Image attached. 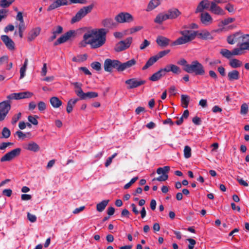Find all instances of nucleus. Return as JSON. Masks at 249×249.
<instances>
[{"mask_svg":"<svg viewBox=\"0 0 249 249\" xmlns=\"http://www.w3.org/2000/svg\"><path fill=\"white\" fill-rule=\"evenodd\" d=\"M106 40V32L104 29H93L85 33L83 40L79 43V46L85 47L89 44L92 48L96 49L102 46Z\"/></svg>","mask_w":249,"mask_h":249,"instance_id":"nucleus-1","label":"nucleus"},{"mask_svg":"<svg viewBox=\"0 0 249 249\" xmlns=\"http://www.w3.org/2000/svg\"><path fill=\"white\" fill-rule=\"evenodd\" d=\"M186 72L194 73L196 75H204L205 71L203 65L197 60L193 61L188 66Z\"/></svg>","mask_w":249,"mask_h":249,"instance_id":"nucleus-2","label":"nucleus"},{"mask_svg":"<svg viewBox=\"0 0 249 249\" xmlns=\"http://www.w3.org/2000/svg\"><path fill=\"white\" fill-rule=\"evenodd\" d=\"M121 62L118 60L106 59L104 61V68L106 71L111 72L114 69L118 71H121L120 70Z\"/></svg>","mask_w":249,"mask_h":249,"instance_id":"nucleus-3","label":"nucleus"},{"mask_svg":"<svg viewBox=\"0 0 249 249\" xmlns=\"http://www.w3.org/2000/svg\"><path fill=\"white\" fill-rule=\"evenodd\" d=\"M93 5L92 4L89 5L88 6H85L80 9L76 15L72 17L71 19V23L73 24L75 22L79 21L83 18H84L87 14L90 13L92 10Z\"/></svg>","mask_w":249,"mask_h":249,"instance_id":"nucleus-4","label":"nucleus"},{"mask_svg":"<svg viewBox=\"0 0 249 249\" xmlns=\"http://www.w3.org/2000/svg\"><path fill=\"white\" fill-rule=\"evenodd\" d=\"M246 38L249 40V34H243L241 32L239 31L229 36L227 40L229 44L232 45L239 42L240 39L243 41Z\"/></svg>","mask_w":249,"mask_h":249,"instance_id":"nucleus-5","label":"nucleus"},{"mask_svg":"<svg viewBox=\"0 0 249 249\" xmlns=\"http://www.w3.org/2000/svg\"><path fill=\"white\" fill-rule=\"evenodd\" d=\"M84 28H80L76 31L70 30L60 36L54 43V45L56 46L67 41L71 37H74L76 35L81 31L84 30Z\"/></svg>","mask_w":249,"mask_h":249,"instance_id":"nucleus-6","label":"nucleus"},{"mask_svg":"<svg viewBox=\"0 0 249 249\" xmlns=\"http://www.w3.org/2000/svg\"><path fill=\"white\" fill-rule=\"evenodd\" d=\"M11 101L7 99L0 103V121H3L11 109Z\"/></svg>","mask_w":249,"mask_h":249,"instance_id":"nucleus-7","label":"nucleus"},{"mask_svg":"<svg viewBox=\"0 0 249 249\" xmlns=\"http://www.w3.org/2000/svg\"><path fill=\"white\" fill-rule=\"evenodd\" d=\"M115 20L120 23H129L134 20L132 15L127 12H121L115 17Z\"/></svg>","mask_w":249,"mask_h":249,"instance_id":"nucleus-8","label":"nucleus"},{"mask_svg":"<svg viewBox=\"0 0 249 249\" xmlns=\"http://www.w3.org/2000/svg\"><path fill=\"white\" fill-rule=\"evenodd\" d=\"M33 95V93L30 91H24L18 93H11L7 96L6 98L12 100H20L22 99L30 98Z\"/></svg>","mask_w":249,"mask_h":249,"instance_id":"nucleus-9","label":"nucleus"},{"mask_svg":"<svg viewBox=\"0 0 249 249\" xmlns=\"http://www.w3.org/2000/svg\"><path fill=\"white\" fill-rule=\"evenodd\" d=\"M132 42V37H127L124 40H122L117 43L115 47L114 50L116 52H122L128 48Z\"/></svg>","mask_w":249,"mask_h":249,"instance_id":"nucleus-10","label":"nucleus"},{"mask_svg":"<svg viewBox=\"0 0 249 249\" xmlns=\"http://www.w3.org/2000/svg\"><path fill=\"white\" fill-rule=\"evenodd\" d=\"M21 152L20 148H17L7 152L0 160L1 162L9 161L19 155Z\"/></svg>","mask_w":249,"mask_h":249,"instance_id":"nucleus-11","label":"nucleus"},{"mask_svg":"<svg viewBox=\"0 0 249 249\" xmlns=\"http://www.w3.org/2000/svg\"><path fill=\"white\" fill-rule=\"evenodd\" d=\"M145 83L146 81L145 80L137 78H131L125 81V83L128 85L127 89H128L136 88L144 84Z\"/></svg>","mask_w":249,"mask_h":249,"instance_id":"nucleus-12","label":"nucleus"},{"mask_svg":"<svg viewBox=\"0 0 249 249\" xmlns=\"http://www.w3.org/2000/svg\"><path fill=\"white\" fill-rule=\"evenodd\" d=\"M77 96H78L80 99L85 100L87 98H93L98 96V94L97 92L90 91L87 93H84L82 89L77 90L75 91Z\"/></svg>","mask_w":249,"mask_h":249,"instance_id":"nucleus-13","label":"nucleus"},{"mask_svg":"<svg viewBox=\"0 0 249 249\" xmlns=\"http://www.w3.org/2000/svg\"><path fill=\"white\" fill-rule=\"evenodd\" d=\"M164 74L166 72H172L175 74H179L181 72V69L178 66L175 64H168L164 68H162Z\"/></svg>","mask_w":249,"mask_h":249,"instance_id":"nucleus-14","label":"nucleus"},{"mask_svg":"<svg viewBox=\"0 0 249 249\" xmlns=\"http://www.w3.org/2000/svg\"><path fill=\"white\" fill-rule=\"evenodd\" d=\"M0 38L7 48L10 51H14L15 49L14 42L7 35H2Z\"/></svg>","mask_w":249,"mask_h":249,"instance_id":"nucleus-15","label":"nucleus"},{"mask_svg":"<svg viewBox=\"0 0 249 249\" xmlns=\"http://www.w3.org/2000/svg\"><path fill=\"white\" fill-rule=\"evenodd\" d=\"M69 4L68 0H55L47 8L48 11H50L61 6Z\"/></svg>","mask_w":249,"mask_h":249,"instance_id":"nucleus-16","label":"nucleus"},{"mask_svg":"<svg viewBox=\"0 0 249 249\" xmlns=\"http://www.w3.org/2000/svg\"><path fill=\"white\" fill-rule=\"evenodd\" d=\"M238 46L239 47L235 48L234 53L235 54L241 55L243 53V51H249V40H248V41L246 42L238 43Z\"/></svg>","mask_w":249,"mask_h":249,"instance_id":"nucleus-17","label":"nucleus"},{"mask_svg":"<svg viewBox=\"0 0 249 249\" xmlns=\"http://www.w3.org/2000/svg\"><path fill=\"white\" fill-rule=\"evenodd\" d=\"M217 3L214 2L213 0L211 3V6L210 8V11H211L213 13L218 15H223L225 14L224 11L220 8L219 6L217 5Z\"/></svg>","mask_w":249,"mask_h":249,"instance_id":"nucleus-18","label":"nucleus"},{"mask_svg":"<svg viewBox=\"0 0 249 249\" xmlns=\"http://www.w3.org/2000/svg\"><path fill=\"white\" fill-rule=\"evenodd\" d=\"M41 29L39 27L31 30L28 33L27 37V41L31 42L34 40L40 34Z\"/></svg>","mask_w":249,"mask_h":249,"instance_id":"nucleus-19","label":"nucleus"},{"mask_svg":"<svg viewBox=\"0 0 249 249\" xmlns=\"http://www.w3.org/2000/svg\"><path fill=\"white\" fill-rule=\"evenodd\" d=\"M200 20L203 24L208 25L212 23L213 18L208 13L205 12L201 13Z\"/></svg>","mask_w":249,"mask_h":249,"instance_id":"nucleus-20","label":"nucleus"},{"mask_svg":"<svg viewBox=\"0 0 249 249\" xmlns=\"http://www.w3.org/2000/svg\"><path fill=\"white\" fill-rule=\"evenodd\" d=\"M170 42V40L163 36H158L156 39L157 43L160 47H165L167 46Z\"/></svg>","mask_w":249,"mask_h":249,"instance_id":"nucleus-21","label":"nucleus"},{"mask_svg":"<svg viewBox=\"0 0 249 249\" xmlns=\"http://www.w3.org/2000/svg\"><path fill=\"white\" fill-rule=\"evenodd\" d=\"M210 6V2L208 0H203L198 5L196 13L202 12L204 9H207Z\"/></svg>","mask_w":249,"mask_h":249,"instance_id":"nucleus-22","label":"nucleus"},{"mask_svg":"<svg viewBox=\"0 0 249 249\" xmlns=\"http://www.w3.org/2000/svg\"><path fill=\"white\" fill-rule=\"evenodd\" d=\"M235 48L233 49L231 52L227 49H221L220 53L225 58L230 59L232 55H238V54H235L234 51Z\"/></svg>","mask_w":249,"mask_h":249,"instance_id":"nucleus-23","label":"nucleus"},{"mask_svg":"<svg viewBox=\"0 0 249 249\" xmlns=\"http://www.w3.org/2000/svg\"><path fill=\"white\" fill-rule=\"evenodd\" d=\"M227 77L229 81L237 80L239 79L240 73L238 71L233 70L228 72Z\"/></svg>","mask_w":249,"mask_h":249,"instance_id":"nucleus-24","label":"nucleus"},{"mask_svg":"<svg viewBox=\"0 0 249 249\" xmlns=\"http://www.w3.org/2000/svg\"><path fill=\"white\" fill-rule=\"evenodd\" d=\"M164 76H165V74L163 72V71H162V69H160L158 71L152 74L149 78V79L151 81L155 82L159 80Z\"/></svg>","mask_w":249,"mask_h":249,"instance_id":"nucleus-25","label":"nucleus"},{"mask_svg":"<svg viewBox=\"0 0 249 249\" xmlns=\"http://www.w3.org/2000/svg\"><path fill=\"white\" fill-rule=\"evenodd\" d=\"M181 14V13L176 8L169 10L166 14L168 19H175Z\"/></svg>","mask_w":249,"mask_h":249,"instance_id":"nucleus-26","label":"nucleus"},{"mask_svg":"<svg viewBox=\"0 0 249 249\" xmlns=\"http://www.w3.org/2000/svg\"><path fill=\"white\" fill-rule=\"evenodd\" d=\"M136 64V61L135 59H131V60L123 63L121 62V67H120V70H121V71H123L125 69L131 67Z\"/></svg>","mask_w":249,"mask_h":249,"instance_id":"nucleus-27","label":"nucleus"},{"mask_svg":"<svg viewBox=\"0 0 249 249\" xmlns=\"http://www.w3.org/2000/svg\"><path fill=\"white\" fill-rule=\"evenodd\" d=\"M179 33L182 36L189 37L191 40H193L196 36V32L194 31L184 30L180 31Z\"/></svg>","mask_w":249,"mask_h":249,"instance_id":"nucleus-28","label":"nucleus"},{"mask_svg":"<svg viewBox=\"0 0 249 249\" xmlns=\"http://www.w3.org/2000/svg\"><path fill=\"white\" fill-rule=\"evenodd\" d=\"M196 36L202 39H212L213 36L211 33L207 30H202L200 32H196Z\"/></svg>","mask_w":249,"mask_h":249,"instance_id":"nucleus-29","label":"nucleus"},{"mask_svg":"<svg viewBox=\"0 0 249 249\" xmlns=\"http://www.w3.org/2000/svg\"><path fill=\"white\" fill-rule=\"evenodd\" d=\"M24 148L26 150L33 152H37L40 149L39 145L34 142H29L28 144L25 145Z\"/></svg>","mask_w":249,"mask_h":249,"instance_id":"nucleus-30","label":"nucleus"},{"mask_svg":"<svg viewBox=\"0 0 249 249\" xmlns=\"http://www.w3.org/2000/svg\"><path fill=\"white\" fill-rule=\"evenodd\" d=\"M63 32V28L61 26H58L55 28L53 29V36H51L48 40L49 42L53 41L56 38L57 35L62 33Z\"/></svg>","mask_w":249,"mask_h":249,"instance_id":"nucleus-31","label":"nucleus"},{"mask_svg":"<svg viewBox=\"0 0 249 249\" xmlns=\"http://www.w3.org/2000/svg\"><path fill=\"white\" fill-rule=\"evenodd\" d=\"M192 40H191L189 37H186L183 36H181L178 37L177 39H176L175 41H174L172 43V45H179L185 44L187 42H189Z\"/></svg>","mask_w":249,"mask_h":249,"instance_id":"nucleus-32","label":"nucleus"},{"mask_svg":"<svg viewBox=\"0 0 249 249\" xmlns=\"http://www.w3.org/2000/svg\"><path fill=\"white\" fill-rule=\"evenodd\" d=\"M161 0H151L149 2L146 9L147 11H150L159 6Z\"/></svg>","mask_w":249,"mask_h":249,"instance_id":"nucleus-33","label":"nucleus"},{"mask_svg":"<svg viewBox=\"0 0 249 249\" xmlns=\"http://www.w3.org/2000/svg\"><path fill=\"white\" fill-rule=\"evenodd\" d=\"M102 24L105 27L112 28L116 26V23L112 18H106L102 21Z\"/></svg>","mask_w":249,"mask_h":249,"instance_id":"nucleus-34","label":"nucleus"},{"mask_svg":"<svg viewBox=\"0 0 249 249\" xmlns=\"http://www.w3.org/2000/svg\"><path fill=\"white\" fill-rule=\"evenodd\" d=\"M50 103L54 108H58L62 105V101L56 97H53L50 99Z\"/></svg>","mask_w":249,"mask_h":249,"instance_id":"nucleus-35","label":"nucleus"},{"mask_svg":"<svg viewBox=\"0 0 249 249\" xmlns=\"http://www.w3.org/2000/svg\"><path fill=\"white\" fill-rule=\"evenodd\" d=\"M109 200H104L96 205V210L99 212L103 211L107 205L108 204Z\"/></svg>","mask_w":249,"mask_h":249,"instance_id":"nucleus-36","label":"nucleus"},{"mask_svg":"<svg viewBox=\"0 0 249 249\" xmlns=\"http://www.w3.org/2000/svg\"><path fill=\"white\" fill-rule=\"evenodd\" d=\"M158 61L157 59L155 56L151 57L147 61L145 65L142 67V70H145L152 66L155 62Z\"/></svg>","mask_w":249,"mask_h":249,"instance_id":"nucleus-37","label":"nucleus"},{"mask_svg":"<svg viewBox=\"0 0 249 249\" xmlns=\"http://www.w3.org/2000/svg\"><path fill=\"white\" fill-rule=\"evenodd\" d=\"M167 19H168V18L166 14H163L160 13L156 16L154 19V21L157 23L161 24L163 21Z\"/></svg>","mask_w":249,"mask_h":249,"instance_id":"nucleus-38","label":"nucleus"},{"mask_svg":"<svg viewBox=\"0 0 249 249\" xmlns=\"http://www.w3.org/2000/svg\"><path fill=\"white\" fill-rule=\"evenodd\" d=\"M181 102L183 107H188L190 102V97L187 95L182 94L181 96Z\"/></svg>","mask_w":249,"mask_h":249,"instance_id":"nucleus-39","label":"nucleus"},{"mask_svg":"<svg viewBox=\"0 0 249 249\" xmlns=\"http://www.w3.org/2000/svg\"><path fill=\"white\" fill-rule=\"evenodd\" d=\"M78 99H74L70 100L67 103V112L68 113H71L72 111L73 106H74L78 101Z\"/></svg>","mask_w":249,"mask_h":249,"instance_id":"nucleus-40","label":"nucleus"},{"mask_svg":"<svg viewBox=\"0 0 249 249\" xmlns=\"http://www.w3.org/2000/svg\"><path fill=\"white\" fill-rule=\"evenodd\" d=\"M229 64L231 68H237L241 67L242 63L240 60L237 59H232L230 61Z\"/></svg>","mask_w":249,"mask_h":249,"instance_id":"nucleus-41","label":"nucleus"},{"mask_svg":"<svg viewBox=\"0 0 249 249\" xmlns=\"http://www.w3.org/2000/svg\"><path fill=\"white\" fill-rule=\"evenodd\" d=\"M170 170V167L168 166H165L162 167L158 168L157 170V173L158 174H162V175H167V173L169 172Z\"/></svg>","mask_w":249,"mask_h":249,"instance_id":"nucleus-42","label":"nucleus"},{"mask_svg":"<svg viewBox=\"0 0 249 249\" xmlns=\"http://www.w3.org/2000/svg\"><path fill=\"white\" fill-rule=\"evenodd\" d=\"M177 64L179 65L183 66V70L185 72L187 71L188 66H189L190 64L187 63L186 60L184 58H181L177 62Z\"/></svg>","mask_w":249,"mask_h":249,"instance_id":"nucleus-43","label":"nucleus"},{"mask_svg":"<svg viewBox=\"0 0 249 249\" xmlns=\"http://www.w3.org/2000/svg\"><path fill=\"white\" fill-rule=\"evenodd\" d=\"M15 0H0V6L2 8H7L10 6Z\"/></svg>","mask_w":249,"mask_h":249,"instance_id":"nucleus-44","label":"nucleus"},{"mask_svg":"<svg viewBox=\"0 0 249 249\" xmlns=\"http://www.w3.org/2000/svg\"><path fill=\"white\" fill-rule=\"evenodd\" d=\"M16 18L17 20H18L19 21V23L18 25V26H25L24 22V20H23V18L22 12H18V14L16 16Z\"/></svg>","mask_w":249,"mask_h":249,"instance_id":"nucleus-45","label":"nucleus"},{"mask_svg":"<svg viewBox=\"0 0 249 249\" xmlns=\"http://www.w3.org/2000/svg\"><path fill=\"white\" fill-rule=\"evenodd\" d=\"M184 156L186 159H188L191 157V148L190 146L186 145L184 147Z\"/></svg>","mask_w":249,"mask_h":249,"instance_id":"nucleus-46","label":"nucleus"},{"mask_svg":"<svg viewBox=\"0 0 249 249\" xmlns=\"http://www.w3.org/2000/svg\"><path fill=\"white\" fill-rule=\"evenodd\" d=\"M170 50H166L160 52L157 54L154 55L158 60L160 58L163 57L170 52Z\"/></svg>","mask_w":249,"mask_h":249,"instance_id":"nucleus-47","label":"nucleus"},{"mask_svg":"<svg viewBox=\"0 0 249 249\" xmlns=\"http://www.w3.org/2000/svg\"><path fill=\"white\" fill-rule=\"evenodd\" d=\"M1 134L3 138H8L10 136L11 132L9 129L4 127L2 130Z\"/></svg>","mask_w":249,"mask_h":249,"instance_id":"nucleus-48","label":"nucleus"},{"mask_svg":"<svg viewBox=\"0 0 249 249\" xmlns=\"http://www.w3.org/2000/svg\"><path fill=\"white\" fill-rule=\"evenodd\" d=\"M38 118V117L37 116L30 115L28 117V120L33 124L37 125L38 122V121L37 120V118Z\"/></svg>","mask_w":249,"mask_h":249,"instance_id":"nucleus-49","label":"nucleus"},{"mask_svg":"<svg viewBox=\"0 0 249 249\" xmlns=\"http://www.w3.org/2000/svg\"><path fill=\"white\" fill-rule=\"evenodd\" d=\"M91 68L97 71H100L101 70V63L98 62H94L91 64Z\"/></svg>","mask_w":249,"mask_h":249,"instance_id":"nucleus-50","label":"nucleus"},{"mask_svg":"<svg viewBox=\"0 0 249 249\" xmlns=\"http://www.w3.org/2000/svg\"><path fill=\"white\" fill-rule=\"evenodd\" d=\"M21 116V113L20 112L18 113L17 114L14 115L11 121V123L12 124H15L17 123L18 120L20 118Z\"/></svg>","mask_w":249,"mask_h":249,"instance_id":"nucleus-51","label":"nucleus"},{"mask_svg":"<svg viewBox=\"0 0 249 249\" xmlns=\"http://www.w3.org/2000/svg\"><path fill=\"white\" fill-rule=\"evenodd\" d=\"M138 179V177H136L132 178L131 180L126 183L124 187V189H128L134 183H135Z\"/></svg>","mask_w":249,"mask_h":249,"instance_id":"nucleus-52","label":"nucleus"},{"mask_svg":"<svg viewBox=\"0 0 249 249\" xmlns=\"http://www.w3.org/2000/svg\"><path fill=\"white\" fill-rule=\"evenodd\" d=\"M248 111V106L247 104L244 103L242 105L241 107L240 113L241 114H246Z\"/></svg>","mask_w":249,"mask_h":249,"instance_id":"nucleus-53","label":"nucleus"},{"mask_svg":"<svg viewBox=\"0 0 249 249\" xmlns=\"http://www.w3.org/2000/svg\"><path fill=\"white\" fill-rule=\"evenodd\" d=\"M235 19L232 18H229L221 21V23L223 25H227L229 23H232L234 21Z\"/></svg>","mask_w":249,"mask_h":249,"instance_id":"nucleus-54","label":"nucleus"},{"mask_svg":"<svg viewBox=\"0 0 249 249\" xmlns=\"http://www.w3.org/2000/svg\"><path fill=\"white\" fill-rule=\"evenodd\" d=\"M117 153H114L111 157L107 159L105 162V166L106 167H108L111 163L113 159H114L117 156Z\"/></svg>","mask_w":249,"mask_h":249,"instance_id":"nucleus-55","label":"nucleus"},{"mask_svg":"<svg viewBox=\"0 0 249 249\" xmlns=\"http://www.w3.org/2000/svg\"><path fill=\"white\" fill-rule=\"evenodd\" d=\"M38 109L40 111H43L46 108V105L44 102L40 101L37 105Z\"/></svg>","mask_w":249,"mask_h":249,"instance_id":"nucleus-56","label":"nucleus"},{"mask_svg":"<svg viewBox=\"0 0 249 249\" xmlns=\"http://www.w3.org/2000/svg\"><path fill=\"white\" fill-rule=\"evenodd\" d=\"M168 178V175H161L157 178H154L153 179V181L154 180H158L159 181H164L166 180Z\"/></svg>","mask_w":249,"mask_h":249,"instance_id":"nucleus-57","label":"nucleus"},{"mask_svg":"<svg viewBox=\"0 0 249 249\" xmlns=\"http://www.w3.org/2000/svg\"><path fill=\"white\" fill-rule=\"evenodd\" d=\"M7 11L4 9H0V21L7 17Z\"/></svg>","mask_w":249,"mask_h":249,"instance_id":"nucleus-58","label":"nucleus"},{"mask_svg":"<svg viewBox=\"0 0 249 249\" xmlns=\"http://www.w3.org/2000/svg\"><path fill=\"white\" fill-rule=\"evenodd\" d=\"M27 218L31 222H35L36 221V217L35 215L32 214L30 213H27Z\"/></svg>","mask_w":249,"mask_h":249,"instance_id":"nucleus-59","label":"nucleus"},{"mask_svg":"<svg viewBox=\"0 0 249 249\" xmlns=\"http://www.w3.org/2000/svg\"><path fill=\"white\" fill-rule=\"evenodd\" d=\"M150 45V42L147 39H144L143 42L141 44L140 48L141 50H143Z\"/></svg>","mask_w":249,"mask_h":249,"instance_id":"nucleus-60","label":"nucleus"},{"mask_svg":"<svg viewBox=\"0 0 249 249\" xmlns=\"http://www.w3.org/2000/svg\"><path fill=\"white\" fill-rule=\"evenodd\" d=\"M187 240L189 241L190 244L188 245V249H193L194 248L195 245L196 244V241L192 238H189L187 239Z\"/></svg>","mask_w":249,"mask_h":249,"instance_id":"nucleus-61","label":"nucleus"},{"mask_svg":"<svg viewBox=\"0 0 249 249\" xmlns=\"http://www.w3.org/2000/svg\"><path fill=\"white\" fill-rule=\"evenodd\" d=\"M217 71L222 77L226 75L225 69L223 66L218 67L217 68Z\"/></svg>","mask_w":249,"mask_h":249,"instance_id":"nucleus-62","label":"nucleus"},{"mask_svg":"<svg viewBox=\"0 0 249 249\" xmlns=\"http://www.w3.org/2000/svg\"><path fill=\"white\" fill-rule=\"evenodd\" d=\"M12 194V191L10 189H4L2 191V194L4 196H6L8 197H10Z\"/></svg>","mask_w":249,"mask_h":249,"instance_id":"nucleus-63","label":"nucleus"},{"mask_svg":"<svg viewBox=\"0 0 249 249\" xmlns=\"http://www.w3.org/2000/svg\"><path fill=\"white\" fill-rule=\"evenodd\" d=\"M225 9L230 13H232L234 11L233 5L230 3H228L226 5Z\"/></svg>","mask_w":249,"mask_h":249,"instance_id":"nucleus-64","label":"nucleus"}]
</instances>
